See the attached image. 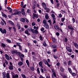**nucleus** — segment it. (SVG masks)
I'll return each instance as SVG.
<instances>
[{
  "instance_id": "f257e3e1",
  "label": "nucleus",
  "mask_w": 78,
  "mask_h": 78,
  "mask_svg": "<svg viewBox=\"0 0 78 78\" xmlns=\"http://www.w3.org/2000/svg\"><path fill=\"white\" fill-rule=\"evenodd\" d=\"M21 15V11H16L14 13H12V16H15V15Z\"/></svg>"
},
{
  "instance_id": "f03ea898",
  "label": "nucleus",
  "mask_w": 78,
  "mask_h": 78,
  "mask_svg": "<svg viewBox=\"0 0 78 78\" xmlns=\"http://www.w3.org/2000/svg\"><path fill=\"white\" fill-rule=\"evenodd\" d=\"M43 61L45 64L46 65H47L48 67H51V65H50L49 63H48V62H47V60L44 59Z\"/></svg>"
},
{
  "instance_id": "7ed1b4c3",
  "label": "nucleus",
  "mask_w": 78,
  "mask_h": 78,
  "mask_svg": "<svg viewBox=\"0 0 78 78\" xmlns=\"http://www.w3.org/2000/svg\"><path fill=\"white\" fill-rule=\"evenodd\" d=\"M5 56L7 60H9V59H12V57H11L10 56L9 57V55H8V54H5Z\"/></svg>"
},
{
  "instance_id": "20e7f679",
  "label": "nucleus",
  "mask_w": 78,
  "mask_h": 78,
  "mask_svg": "<svg viewBox=\"0 0 78 78\" xmlns=\"http://www.w3.org/2000/svg\"><path fill=\"white\" fill-rule=\"evenodd\" d=\"M0 31H1V33H3V34H4V33H5V34H6V30L5 29H4L3 30L2 28H0Z\"/></svg>"
},
{
  "instance_id": "39448f33",
  "label": "nucleus",
  "mask_w": 78,
  "mask_h": 78,
  "mask_svg": "<svg viewBox=\"0 0 78 78\" xmlns=\"http://www.w3.org/2000/svg\"><path fill=\"white\" fill-rule=\"evenodd\" d=\"M21 14H22L23 16H25L26 13L25 12V9H22L21 10Z\"/></svg>"
},
{
  "instance_id": "423d86ee",
  "label": "nucleus",
  "mask_w": 78,
  "mask_h": 78,
  "mask_svg": "<svg viewBox=\"0 0 78 78\" xmlns=\"http://www.w3.org/2000/svg\"><path fill=\"white\" fill-rule=\"evenodd\" d=\"M42 6H43V7L44 8V9H47V6H46V4H45V3L43 2L42 3Z\"/></svg>"
},
{
  "instance_id": "0eeeda50",
  "label": "nucleus",
  "mask_w": 78,
  "mask_h": 78,
  "mask_svg": "<svg viewBox=\"0 0 78 78\" xmlns=\"http://www.w3.org/2000/svg\"><path fill=\"white\" fill-rule=\"evenodd\" d=\"M66 48L68 51L71 53L72 52V49L69 47H66Z\"/></svg>"
},
{
  "instance_id": "6e6552de",
  "label": "nucleus",
  "mask_w": 78,
  "mask_h": 78,
  "mask_svg": "<svg viewBox=\"0 0 78 78\" xmlns=\"http://www.w3.org/2000/svg\"><path fill=\"white\" fill-rule=\"evenodd\" d=\"M33 19H35V17H36V18H38V17H39V16L36 13H33Z\"/></svg>"
},
{
  "instance_id": "1a4fd4ad",
  "label": "nucleus",
  "mask_w": 78,
  "mask_h": 78,
  "mask_svg": "<svg viewBox=\"0 0 78 78\" xmlns=\"http://www.w3.org/2000/svg\"><path fill=\"white\" fill-rule=\"evenodd\" d=\"M44 27L46 29H49V26L48 24H45L44 25Z\"/></svg>"
},
{
  "instance_id": "9d476101",
  "label": "nucleus",
  "mask_w": 78,
  "mask_h": 78,
  "mask_svg": "<svg viewBox=\"0 0 78 78\" xmlns=\"http://www.w3.org/2000/svg\"><path fill=\"white\" fill-rule=\"evenodd\" d=\"M68 70L70 74H72V70L71 68H68Z\"/></svg>"
},
{
  "instance_id": "9b49d317",
  "label": "nucleus",
  "mask_w": 78,
  "mask_h": 78,
  "mask_svg": "<svg viewBox=\"0 0 78 78\" xmlns=\"http://www.w3.org/2000/svg\"><path fill=\"white\" fill-rule=\"evenodd\" d=\"M68 28L70 30H74V29L70 25H69L68 26Z\"/></svg>"
},
{
  "instance_id": "f8f14e48",
  "label": "nucleus",
  "mask_w": 78,
  "mask_h": 78,
  "mask_svg": "<svg viewBox=\"0 0 78 78\" xmlns=\"http://www.w3.org/2000/svg\"><path fill=\"white\" fill-rule=\"evenodd\" d=\"M10 64H11V65L9 66V69L10 70H13V66L11 65V63H10Z\"/></svg>"
},
{
  "instance_id": "ddd939ff",
  "label": "nucleus",
  "mask_w": 78,
  "mask_h": 78,
  "mask_svg": "<svg viewBox=\"0 0 78 78\" xmlns=\"http://www.w3.org/2000/svg\"><path fill=\"white\" fill-rule=\"evenodd\" d=\"M23 64V63L22 62H18V65L20 66H22Z\"/></svg>"
},
{
  "instance_id": "4468645a",
  "label": "nucleus",
  "mask_w": 78,
  "mask_h": 78,
  "mask_svg": "<svg viewBox=\"0 0 78 78\" xmlns=\"http://www.w3.org/2000/svg\"><path fill=\"white\" fill-rule=\"evenodd\" d=\"M32 33L33 34H35H35H37L38 33V31H37V30H34L33 31Z\"/></svg>"
},
{
  "instance_id": "2eb2a0df",
  "label": "nucleus",
  "mask_w": 78,
  "mask_h": 78,
  "mask_svg": "<svg viewBox=\"0 0 78 78\" xmlns=\"http://www.w3.org/2000/svg\"><path fill=\"white\" fill-rule=\"evenodd\" d=\"M24 33L29 36H30V33H29V32H28V31L27 30H26V31L24 32Z\"/></svg>"
},
{
  "instance_id": "dca6fc26",
  "label": "nucleus",
  "mask_w": 78,
  "mask_h": 78,
  "mask_svg": "<svg viewBox=\"0 0 78 78\" xmlns=\"http://www.w3.org/2000/svg\"><path fill=\"white\" fill-rule=\"evenodd\" d=\"M39 65L41 68H43V66H42V62H39Z\"/></svg>"
},
{
  "instance_id": "f3484780",
  "label": "nucleus",
  "mask_w": 78,
  "mask_h": 78,
  "mask_svg": "<svg viewBox=\"0 0 78 78\" xmlns=\"http://www.w3.org/2000/svg\"><path fill=\"white\" fill-rule=\"evenodd\" d=\"M31 10L30 9H28L27 11V13L29 15H30V14H31Z\"/></svg>"
},
{
  "instance_id": "a211bd4d",
  "label": "nucleus",
  "mask_w": 78,
  "mask_h": 78,
  "mask_svg": "<svg viewBox=\"0 0 78 78\" xmlns=\"http://www.w3.org/2000/svg\"><path fill=\"white\" fill-rule=\"evenodd\" d=\"M12 54H17V52L16 50H13L12 51Z\"/></svg>"
},
{
  "instance_id": "6ab92c4d",
  "label": "nucleus",
  "mask_w": 78,
  "mask_h": 78,
  "mask_svg": "<svg viewBox=\"0 0 78 78\" xmlns=\"http://www.w3.org/2000/svg\"><path fill=\"white\" fill-rule=\"evenodd\" d=\"M45 18L47 20H48V19L49 18V16H48V14L46 13V15L45 16Z\"/></svg>"
},
{
  "instance_id": "aec40b11",
  "label": "nucleus",
  "mask_w": 78,
  "mask_h": 78,
  "mask_svg": "<svg viewBox=\"0 0 78 78\" xmlns=\"http://www.w3.org/2000/svg\"><path fill=\"white\" fill-rule=\"evenodd\" d=\"M52 78H54V76H55V77H56V73H55V72H54V73L52 74Z\"/></svg>"
},
{
  "instance_id": "412c9836",
  "label": "nucleus",
  "mask_w": 78,
  "mask_h": 78,
  "mask_svg": "<svg viewBox=\"0 0 78 78\" xmlns=\"http://www.w3.org/2000/svg\"><path fill=\"white\" fill-rule=\"evenodd\" d=\"M1 47L2 48H6V45L5 44H3V43H2L1 44Z\"/></svg>"
},
{
  "instance_id": "4be33fe9",
  "label": "nucleus",
  "mask_w": 78,
  "mask_h": 78,
  "mask_svg": "<svg viewBox=\"0 0 78 78\" xmlns=\"http://www.w3.org/2000/svg\"><path fill=\"white\" fill-rule=\"evenodd\" d=\"M74 45L76 48L77 49L78 48V45L77 43H74Z\"/></svg>"
},
{
  "instance_id": "5701e85b",
  "label": "nucleus",
  "mask_w": 78,
  "mask_h": 78,
  "mask_svg": "<svg viewBox=\"0 0 78 78\" xmlns=\"http://www.w3.org/2000/svg\"><path fill=\"white\" fill-rule=\"evenodd\" d=\"M54 28L55 30H59V27L58 25H55Z\"/></svg>"
},
{
  "instance_id": "b1692460",
  "label": "nucleus",
  "mask_w": 78,
  "mask_h": 78,
  "mask_svg": "<svg viewBox=\"0 0 78 78\" xmlns=\"http://www.w3.org/2000/svg\"><path fill=\"white\" fill-rule=\"evenodd\" d=\"M19 78V75L17 74H16V75H13L12 78Z\"/></svg>"
},
{
  "instance_id": "393cba45",
  "label": "nucleus",
  "mask_w": 78,
  "mask_h": 78,
  "mask_svg": "<svg viewBox=\"0 0 78 78\" xmlns=\"http://www.w3.org/2000/svg\"><path fill=\"white\" fill-rule=\"evenodd\" d=\"M39 38L40 40L41 41H43V40L44 39V38H43V37H42V36L41 35L40 36Z\"/></svg>"
},
{
  "instance_id": "a878e982",
  "label": "nucleus",
  "mask_w": 78,
  "mask_h": 78,
  "mask_svg": "<svg viewBox=\"0 0 78 78\" xmlns=\"http://www.w3.org/2000/svg\"><path fill=\"white\" fill-rule=\"evenodd\" d=\"M2 16L3 17H5V18H6V17H7V16H6V15H5V14H4V13H3V12H2Z\"/></svg>"
},
{
  "instance_id": "bb28decb",
  "label": "nucleus",
  "mask_w": 78,
  "mask_h": 78,
  "mask_svg": "<svg viewBox=\"0 0 78 78\" xmlns=\"http://www.w3.org/2000/svg\"><path fill=\"white\" fill-rule=\"evenodd\" d=\"M6 78H10V76H9V73H7L6 75Z\"/></svg>"
},
{
  "instance_id": "cd10ccee",
  "label": "nucleus",
  "mask_w": 78,
  "mask_h": 78,
  "mask_svg": "<svg viewBox=\"0 0 78 78\" xmlns=\"http://www.w3.org/2000/svg\"><path fill=\"white\" fill-rule=\"evenodd\" d=\"M71 74L72 75V76H75L76 75V73H72Z\"/></svg>"
},
{
  "instance_id": "c85d7f7f",
  "label": "nucleus",
  "mask_w": 78,
  "mask_h": 78,
  "mask_svg": "<svg viewBox=\"0 0 78 78\" xmlns=\"http://www.w3.org/2000/svg\"><path fill=\"white\" fill-rule=\"evenodd\" d=\"M51 17H52L53 18V20H55V14H51Z\"/></svg>"
},
{
  "instance_id": "c756f323",
  "label": "nucleus",
  "mask_w": 78,
  "mask_h": 78,
  "mask_svg": "<svg viewBox=\"0 0 78 78\" xmlns=\"http://www.w3.org/2000/svg\"><path fill=\"white\" fill-rule=\"evenodd\" d=\"M28 30L29 31H31L33 33V31H34V29H32V28H30Z\"/></svg>"
},
{
  "instance_id": "7c9ffc66",
  "label": "nucleus",
  "mask_w": 78,
  "mask_h": 78,
  "mask_svg": "<svg viewBox=\"0 0 78 78\" xmlns=\"http://www.w3.org/2000/svg\"><path fill=\"white\" fill-rule=\"evenodd\" d=\"M26 62L28 66L29 67V61H28V60H27L26 61Z\"/></svg>"
},
{
  "instance_id": "2f4dec72",
  "label": "nucleus",
  "mask_w": 78,
  "mask_h": 78,
  "mask_svg": "<svg viewBox=\"0 0 78 78\" xmlns=\"http://www.w3.org/2000/svg\"><path fill=\"white\" fill-rule=\"evenodd\" d=\"M21 21V22H23V23H25V20L23 19V18H22L20 20Z\"/></svg>"
},
{
  "instance_id": "473e14b6",
  "label": "nucleus",
  "mask_w": 78,
  "mask_h": 78,
  "mask_svg": "<svg viewBox=\"0 0 78 78\" xmlns=\"http://www.w3.org/2000/svg\"><path fill=\"white\" fill-rule=\"evenodd\" d=\"M16 45L17 46H20V43H19V42H16Z\"/></svg>"
},
{
  "instance_id": "72a5a7b5",
  "label": "nucleus",
  "mask_w": 78,
  "mask_h": 78,
  "mask_svg": "<svg viewBox=\"0 0 78 78\" xmlns=\"http://www.w3.org/2000/svg\"><path fill=\"white\" fill-rule=\"evenodd\" d=\"M65 18H62L61 19V20L62 22H63L65 20Z\"/></svg>"
},
{
  "instance_id": "f704fd0d",
  "label": "nucleus",
  "mask_w": 78,
  "mask_h": 78,
  "mask_svg": "<svg viewBox=\"0 0 78 78\" xmlns=\"http://www.w3.org/2000/svg\"><path fill=\"white\" fill-rule=\"evenodd\" d=\"M45 10H46L47 12H50V9L48 8H47Z\"/></svg>"
},
{
  "instance_id": "c9c22d12",
  "label": "nucleus",
  "mask_w": 78,
  "mask_h": 78,
  "mask_svg": "<svg viewBox=\"0 0 78 78\" xmlns=\"http://www.w3.org/2000/svg\"><path fill=\"white\" fill-rule=\"evenodd\" d=\"M43 22L44 23V24H47V20H44L43 21Z\"/></svg>"
},
{
  "instance_id": "e433bc0d",
  "label": "nucleus",
  "mask_w": 78,
  "mask_h": 78,
  "mask_svg": "<svg viewBox=\"0 0 78 78\" xmlns=\"http://www.w3.org/2000/svg\"><path fill=\"white\" fill-rule=\"evenodd\" d=\"M30 69L31 70H32V71H34V67L32 66L30 67Z\"/></svg>"
},
{
  "instance_id": "4c0bfd02",
  "label": "nucleus",
  "mask_w": 78,
  "mask_h": 78,
  "mask_svg": "<svg viewBox=\"0 0 78 78\" xmlns=\"http://www.w3.org/2000/svg\"><path fill=\"white\" fill-rule=\"evenodd\" d=\"M34 30H38V27H36V26H34Z\"/></svg>"
},
{
  "instance_id": "58836bf2",
  "label": "nucleus",
  "mask_w": 78,
  "mask_h": 78,
  "mask_svg": "<svg viewBox=\"0 0 78 78\" xmlns=\"http://www.w3.org/2000/svg\"><path fill=\"white\" fill-rule=\"evenodd\" d=\"M9 23H10V24H11V25H14V23H12V21H9Z\"/></svg>"
},
{
  "instance_id": "ea45409f",
  "label": "nucleus",
  "mask_w": 78,
  "mask_h": 78,
  "mask_svg": "<svg viewBox=\"0 0 78 78\" xmlns=\"http://www.w3.org/2000/svg\"><path fill=\"white\" fill-rule=\"evenodd\" d=\"M60 70L61 72H64V69H63V68H62V67H61Z\"/></svg>"
},
{
  "instance_id": "a19ab883",
  "label": "nucleus",
  "mask_w": 78,
  "mask_h": 78,
  "mask_svg": "<svg viewBox=\"0 0 78 78\" xmlns=\"http://www.w3.org/2000/svg\"><path fill=\"white\" fill-rule=\"evenodd\" d=\"M6 41H7L9 43H11V40L9 39L6 40Z\"/></svg>"
},
{
  "instance_id": "79ce46f5",
  "label": "nucleus",
  "mask_w": 78,
  "mask_h": 78,
  "mask_svg": "<svg viewBox=\"0 0 78 78\" xmlns=\"http://www.w3.org/2000/svg\"><path fill=\"white\" fill-rule=\"evenodd\" d=\"M43 44L44 47H47V44L45 43V42L43 43Z\"/></svg>"
},
{
  "instance_id": "37998d69",
  "label": "nucleus",
  "mask_w": 78,
  "mask_h": 78,
  "mask_svg": "<svg viewBox=\"0 0 78 78\" xmlns=\"http://www.w3.org/2000/svg\"><path fill=\"white\" fill-rule=\"evenodd\" d=\"M22 76L23 78H27V77H26V76H25V75H24L23 74H22Z\"/></svg>"
},
{
  "instance_id": "c03bdc74",
  "label": "nucleus",
  "mask_w": 78,
  "mask_h": 78,
  "mask_svg": "<svg viewBox=\"0 0 78 78\" xmlns=\"http://www.w3.org/2000/svg\"><path fill=\"white\" fill-rule=\"evenodd\" d=\"M58 17L60 18H61L62 17V15H61V14L60 13L58 15Z\"/></svg>"
},
{
  "instance_id": "a18cd8bd",
  "label": "nucleus",
  "mask_w": 78,
  "mask_h": 78,
  "mask_svg": "<svg viewBox=\"0 0 78 78\" xmlns=\"http://www.w3.org/2000/svg\"><path fill=\"white\" fill-rule=\"evenodd\" d=\"M32 26H35V25H36V23H35V22H33L32 23Z\"/></svg>"
},
{
  "instance_id": "49530a36",
  "label": "nucleus",
  "mask_w": 78,
  "mask_h": 78,
  "mask_svg": "<svg viewBox=\"0 0 78 78\" xmlns=\"http://www.w3.org/2000/svg\"><path fill=\"white\" fill-rule=\"evenodd\" d=\"M56 66L59 67V66H60V63H59V62H58L56 64Z\"/></svg>"
},
{
  "instance_id": "de8ad7c7",
  "label": "nucleus",
  "mask_w": 78,
  "mask_h": 78,
  "mask_svg": "<svg viewBox=\"0 0 78 78\" xmlns=\"http://www.w3.org/2000/svg\"><path fill=\"white\" fill-rule=\"evenodd\" d=\"M52 47L54 48H56V45H52Z\"/></svg>"
},
{
  "instance_id": "09e8293b",
  "label": "nucleus",
  "mask_w": 78,
  "mask_h": 78,
  "mask_svg": "<svg viewBox=\"0 0 78 78\" xmlns=\"http://www.w3.org/2000/svg\"><path fill=\"white\" fill-rule=\"evenodd\" d=\"M37 72H38V73H40V71L39 70V68H38L37 69Z\"/></svg>"
},
{
  "instance_id": "8fccbe9b",
  "label": "nucleus",
  "mask_w": 78,
  "mask_h": 78,
  "mask_svg": "<svg viewBox=\"0 0 78 78\" xmlns=\"http://www.w3.org/2000/svg\"><path fill=\"white\" fill-rule=\"evenodd\" d=\"M72 64V62L71 61H69L68 62V65H70Z\"/></svg>"
},
{
  "instance_id": "3c124183",
  "label": "nucleus",
  "mask_w": 78,
  "mask_h": 78,
  "mask_svg": "<svg viewBox=\"0 0 78 78\" xmlns=\"http://www.w3.org/2000/svg\"><path fill=\"white\" fill-rule=\"evenodd\" d=\"M12 28L14 30V32H16V28H15V27H12Z\"/></svg>"
},
{
  "instance_id": "603ef678",
  "label": "nucleus",
  "mask_w": 78,
  "mask_h": 78,
  "mask_svg": "<svg viewBox=\"0 0 78 78\" xmlns=\"http://www.w3.org/2000/svg\"><path fill=\"white\" fill-rule=\"evenodd\" d=\"M54 57L55 59H57V58H58V56L54 55Z\"/></svg>"
},
{
  "instance_id": "864d4df0",
  "label": "nucleus",
  "mask_w": 78,
  "mask_h": 78,
  "mask_svg": "<svg viewBox=\"0 0 78 78\" xmlns=\"http://www.w3.org/2000/svg\"><path fill=\"white\" fill-rule=\"evenodd\" d=\"M24 52L25 53H27V52H28V51H27V49H24Z\"/></svg>"
},
{
  "instance_id": "5fc2aeb1",
  "label": "nucleus",
  "mask_w": 78,
  "mask_h": 78,
  "mask_svg": "<svg viewBox=\"0 0 78 78\" xmlns=\"http://www.w3.org/2000/svg\"><path fill=\"white\" fill-rule=\"evenodd\" d=\"M52 40L53 42H55V41H56V39H55V38H53L52 39Z\"/></svg>"
},
{
  "instance_id": "6e6d98bb",
  "label": "nucleus",
  "mask_w": 78,
  "mask_h": 78,
  "mask_svg": "<svg viewBox=\"0 0 78 78\" xmlns=\"http://www.w3.org/2000/svg\"><path fill=\"white\" fill-rule=\"evenodd\" d=\"M48 62H49V63H50L51 62H50V59H47Z\"/></svg>"
},
{
  "instance_id": "4d7b16f0",
  "label": "nucleus",
  "mask_w": 78,
  "mask_h": 78,
  "mask_svg": "<svg viewBox=\"0 0 78 78\" xmlns=\"http://www.w3.org/2000/svg\"><path fill=\"white\" fill-rule=\"evenodd\" d=\"M40 71L42 73H43L44 70H43V69H42V68H41Z\"/></svg>"
},
{
  "instance_id": "13d9d810",
  "label": "nucleus",
  "mask_w": 78,
  "mask_h": 78,
  "mask_svg": "<svg viewBox=\"0 0 78 78\" xmlns=\"http://www.w3.org/2000/svg\"><path fill=\"white\" fill-rule=\"evenodd\" d=\"M23 2H21V6H23Z\"/></svg>"
},
{
  "instance_id": "bf43d9fd",
  "label": "nucleus",
  "mask_w": 78,
  "mask_h": 78,
  "mask_svg": "<svg viewBox=\"0 0 78 78\" xmlns=\"http://www.w3.org/2000/svg\"><path fill=\"white\" fill-rule=\"evenodd\" d=\"M56 34L57 36H59V33L58 32H56Z\"/></svg>"
},
{
  "instance_id": "052dcab7",
  "label": "nucleus",
  "mask_w": 78,
  "mask_h": 78,
  "mask_svg": "<svg viewBox=\"0 0 78 78\" xmlns=\"http://www.w3.org/2000/svg\"><path fill=\"white\" fill-rule=\"evenodd\" d=\"M44 30V28L42 27L41 29V31H43Z\"/></svg>"
},
{
  "instance_id": "680f3d73",
  "label": "nucleus",
  "mask_w": 78,
  "mask_h": 78,
  "mask_svg": "<svg viewBox=\"0 0 78 78\" xmlns=\"http://www.w3.org/2000/svg\"><path fill=\"white\" fill-rule=\"evenodd\" d=\"M72 20L73 21V23H74L75 22V19L74 18H73Z\"/></svg>"
},
{
  "instance_id": "e2e57ef3",
  "label": "nucleus",
  "mask_w": 78,
  "mask_h": 78,
  "mask_svg": "<svg viewBox=\"0 0 78 78\" xmlns=\"http://www.w3.org/2000/svg\"><path fill=\"white\" fill-rule=\"evenodd\" d=\"M46 78H50V76L49 75L48 76L46 75Z\"/></svg>"
},
{
  "instance_id": "0e129e2a",
  "label": "nucleus",
  "mask_w": 78,
  "mask_h": 78,
  "mask_svg": "<svg viewBox=\"0 0 78 78\" xmlns=\"http://www.w3.org/2000/svg\"><path fill=\"white\" fill-rule=\"evenodd\" d=\"M71 57L72 58H75V56H74V55H72L71 56Z\"/></svg>"
},
{
  "instance_id": "69168bd1",
  "label": "nucleus",
  "mask_w": 78,
  "mask_h": 78,
  "mask_svg": "<svg viewBox=\"0 0 78 78\" xmlns=\"http://www.w3.org/2000/svg\"><path fill=\"white\" fill-rule=\"evenodd\" d=\"M21 29L22 31H25V29L22 28V27Z\"/></svg>"
},
{
  "instance_id": "338daca9",
  "label": "nucleus",
  "mask_w": 78,
  "mask_h": 78,
  "mask_svg": "<svg viewBox=\"0 0 78 78\" xmlns=\"http://www.w3.org/2000/svg\"><path fill=\"white\" fill-rule=\"evenodd\" d=\"M24 27H25V28H28V25H25L24 26Z\"/></svg>"
},
{
  "instance_id": "774afa93",
  "label": "nucleus",
  "mask_w": 78,
  "mask_h": 78,
  "mask_svg": "<svg viewBox=\"0 0 78 78\" xmlns=\"http://www.w3.org/2000/svg\"><path fill=\"white\" fill-rule=\"evenodd\" d=\"M7 8L8 9H11V8L9 7H7Z\"/></svg>"
}]
</instances>
